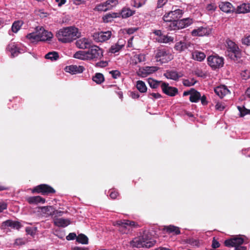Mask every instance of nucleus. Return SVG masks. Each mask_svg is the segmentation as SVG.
I'll use <instances>...</instances> for the list:
<instances>
[{"label":"nucleus","mask_w":250,"mask_h":250,"mask_svg":"<svg viewBox=\"0 0 250 250\" xmlns=\"http://www.w3.org/2000/svg\"><path fill=\"white\" fill-rule=\"evenodd\" d=\"M56 36L59 41L62 43H68L79 38L81 36V33L77 28L69 26L60 29L56 33Z\"/></svg>","instance_id":"obj_1"},{"label":"nucleus","mask_w":250,"mask_h":250,"mask_svg":"<svg viewBox=\"0 0 250 250\" xmlns=\"http://www.w3.org/2000/svg\"><path fill=\"white\" fill-rule=\"evenodd\" d=\"M112 33L110 31H107L105 32H95L93 34L92 37L93 40L97 42H104L109 40Z\"/></svg>","instance_id":"obj_12"},{"label":"nucleus","mask_w":250,"mask_h":250,"mask_svg":"<svg viewBox=\"0 0 250 250\" xmlns=\"http://www.w3.org/2000/svg\"><path fill=\"white\" fill-rule=\"evenodd\" d=\"M159 67L157 66H145L140 68L137 73L138 75L142 77H145L157 71Z\"/></svg>","instance_id":"obj_15"},{"label":"nucleus","mask_w":250,"mask_h":250,"mask_svg":"<svg viewBox=\"0 0 250 250\" xmlns=\"http://www.w3.org/2000/svg\"><path fill=\"white\" fill-rule=\"evenodd\" d=\"M219 7L223 12L227 13H230L234 10L232 4L228 1L221 2L219 4Z\"/></svg>","instance_id":"obj_24"},{"label":"nucleus","mask_w":250,"mask_h":250,"mask_svg":"<svg viewBox=\"0 0 250 250\" xmlns=\"http://www.w3.org/2000/svg\"><path fill=\"white\" fill-rule=\"evenodd\" d=\"M217 8V6L215 3H210L207 5L206 9L208 11H214Z\"/></svg>","instance_id":"obj_53"},{"label":"nucleus","mask_w":250,"mask_h":250,"mask_svg":"<svg viewBox=\"0 0 250 250\" xmlns=\"http://www.w3.org/2000/svg\"><path fill=\"white\" fill-rule=\"evenodd\" d=\"M136 88L141 93H145L147 91V87L145 83L142 81H138L136 83Z\"/></svg>","instance_id":"obj_36"},{"label":"nucleus","mask_w":250,"mask_h":250,"mask_svg":"<svg viewBox=\"0 0 250 250\" xmlns=\"http://www.w3.org/2000/svg\"><path fill=\"white\" fill-rule=\"evenodd\" d=\"M15 244L17 245H22L24 244V242L22 239H17L15 241Z\"/></svg>","instance_id":"obj_61"},{"label":"nucleus","mask_w":250,"mask_h":250,"mask_svg":"<svg viewBox=\"0 0 250 250\" xmlns=\"http://www.w3.org/2000/svg\"><path fill=\"white\" fill-rule=\"evenodd\" d=\"M87 51L89 60L97 59L103 57V51L97 45H91Z\"/></svg>","instance_id":"obj_11"},{"label":"nucleus","mask_w":250,"mask_h":250,"mask_svg":"<svg viewBox=\"0 0 250 250\" xmlns=\"http://www.w3.org/2000/svg\"><path fill=\"white\" fill-rule=\"evenodd\" d=\"M6 50L11 53L12 58L17 56L21 53L20 49L15 44V43H9L7 47Z\"/></svg>","instance_id":"obj_23"},{"label":"nucleus","mask_w":250,"mask_h":250,"mask_svg":"<svg viewBox=\"0 0 250 250\" xmlns=\"http://www.w3.org/2000/svg\"><path fill=\"white\" fill-rule=\"evenodd\" d=\"M235 250H246L247 248L246 247L241 246L240 245V246H238L237 247H235Z\"/></svg>","instance_id":"obj_64"},{"label":"nucleus","mask_w":250,"mask_h":250,"mask_svg":"<svg viewBox=\"0 0 250 250\" xmlns=\"http://www.w3.org/2000/svg\"><path fill=\"white\" fill-rule=\"evenodd\" d=\"M77 47L80 49H88L91 47L92 42L88 39L83 38L77 40L76 42Z\"/></svg>","instance_id":"obj_16"},{"label":"nucleus","mask_w":250,"mask_h":250,"mask_svg":"<svg viewBox=\"0 0 250 250\" xmlns=\"http://www.w3.org/2000/svg\"><path fill=\"white\" fill-rule=\"evenodd\" d=\"M120 41L119 40L117 43L111 46L109 49V52L111 53H115L120 51L124 46V43L121 44Z\"/></svg>","instance_id":"obj_34"},{"label":"nucleus","mask_w":250,"mask_h":250,"mask_svg":"<svg viewBox=\"0 0 250 250\" xmlns=\"http://www.w3.org/2000/svg\"><path fill=\"white\" fill-rule=\"evenodd\" d=\"M220 244L219 242L215 238V237H213L212 244H211V247L213 249H215L217 248H218L220 247Z\"/></svg>","instance_id":"obj_49"},{"label":"nucleus","mask_w":250,"mask_h":250,"mask_svg":"<svg viewBox=\"0 0 250 250\" xmlns=\"http://www.w3.org/2000/svg\"><path fill=\"white\" fill-rule=\"evenodd\" d=\"M156 241L152 238V235L148 231H144L141 236L134 238L130 242V245L133 247L138 248H150L153 247Z\"/></svg>","instance_id":"obj_2"},{"label":"nucleus","mask_w":250,"mask_h":250,"mask_svg":"<svg viewBox=\"0 0 250 250\" xmlns=\"http://www.w3.org/2000/svg\"><path fill=\"white\" fill-rule=\"evenodd\" d=\"M125 220H118L116 222L114 226H117L119 227V230L123 234H127L132 230L130 229L128 226H126Z\"/></svg>","instance_id":"obj_18"},{"label":"nucleus","mask_w":250,"mask_h":250,"mask_svg":"<svg viewBox=\"0 0 250 250\" xmlns=\"http://www.w3.org/2000/svg\"><path fill=\"white\" fill-rule=\"evenodd\" d=\"M136 58L137 59V62H142L145 61V57L144 55L142 54H139L138 55Z\"/></svg>","instance_id":"obj_56"},{"label":"nucleus","mask_w":250,"mask_h":250,"mask_svg":"<svg viewBox=\"0 0 250 250\" xmlns=\"http://www.w3.org/2000/svg\"><path fill=\"white\" fill-rule=\"evenodd\" d=\"M208 64L213 69L221 68L224 64V59L218 55H211L207 58Z\"/></svg>","instance_id":"obj_7"},{"label":"nucleus","mask_w":250,"mask_h":250,"mask_svg":"<svg viewBox=\"0 0 250 250\" xmlns=\"http://www.w3.org/2000/svg\"><path fill=\"white\" fill-rule=\"evenodd\" d=\"M242 43L247 45H250V36L246 37L242 39Z\"/></svg>","instance_id":"obj_54"},{"label":"nucleus","mask_w":250,"mask_h":250,"mask_svg":"<svg viewBox=\"0 0 250 250\" xmlns=\"http://www.w3.org/2000/svg\"><path fill=\"white\" fill-rule=\"evenodd\" d=\"M148 83L150 87L152 88L155 89L158 87L160 83H163L162 81H156L152 78H148L147 80Z\"/></svg>","instance_id":"obj_39"},{"label":"nucleus","mask_w":250,"mask_h":250,"mask_svg":"<svg viewBox=\"0 0 250 250\" xmlns=\"http://www.w3.org/2000/svg\"><path fill=\"white\" fill-rule=\"evenodd\" d=\"M168 1V0H158L157 2V8H160L165 5Z\"/></svg>","instance_id":"obj_50"},{"label":"nucleus","mask_w":250,"mask_h":250,"mask_svg":"<svg viewBox=\"0 0 250 250\" xmlns=\"http://www.w3.org/2000/svg\"><path fill=\"white\" fill-rule=\"evenodd\" d=\"M3 224L5 226L10 227L13 229H19L21 227V224L18 221L7 220L4 221Z\"/></svg>","instance_id":"obj_29"},{"label":"nucleus","mask_w":250,"mask_h":250,"mask_svg":"<svg viewBox=\"0 0 250 250\" xmlns=\"http://www.w3.org/2000/svg\"><path fill=\"white\" fill-rule=\"evenodd\" d=\"M191 45V43L185 40L181 41L176 42L174 45V49L181 52L187 49Z\"/></svg>","instance_id":"obj_22"},{"label":"nucleus","mask_w":250,"mask_h":250,"mask_svg":"<svg viewBox=\"0 0 250 250\" xmlns=\"http://www.w3.org/2000/svg\"><path fill=\"white\" fill-rule=\"evenodd\" d=\"M125 221L126 222V224L125 225L126 226H128L131 230L133 228H137L139 227V225L138 223L134 221H130L129 220H125Z\"/></svg>","instance_id":"obj_46"},{"label":"nucleus","mask_w":250,"mask_h":250,"mask_svg":"<svg viewBox=\"0 0 250 250\" xmlns=\"http://www.w3.org/2000/svg\"><path fill=\"white\" fill-rule=\"evenodd\" d=\"M77 241L82 244H87L88 243V237L83 234H79L76 238Z\"/></svg>","instance_id":"obj_40"},{"label":"nucleus","mask_w":250,"mask_h":250,"mask_svg":"<svg viewBox=\"0 0 250 250\" xmlns=\"http://www.w3.org/2000/svg\"><path fill=\"white\" fill-rule=\"evenodd\" d=\"M158 41L161 43H168L173 41V38L167 35H162L159 37Z\"/></svg>","instance_id":"obj_38"},{"label":"nucleus","mask_w":250,"mask_h":250,"mask_svg":"<svg viewBox=\"0 0 250 250\" xmlns=\"http://www.w3.org/2000/svg\"><path fill=\"white\" fill-rule=\"evenodd\" d=\"M165 26L168 31L178 30L186 28L193 23V20L190 18H184L180 20H174L164 21Z\"/></svg>","instance_id":"obj_5"},{"label":"nucleus","mask_w":250,"mask_h":250,"mask_svg":"<svg viewBox=\"0 0 250 250\" xmlns=\"http://www.w3.org/2000/svg\"><path fill=\"white\" fill-rule=\"evenodd\" d=\"M75 238H77V236H76V234L75 233H70L66 236V239L67 240H74Z\"/></svg>","instance_id":"obj_55"},{"label":"nucleus","mask_w":250,"mask_h":250,"mask_svg":"<svg viewBox=\"0 0 250 250\" xmlns=\"http://www.w3.org/2000/svg\"><path fill=\"white\" fill-rule=\"evenodd\" d=\"M200 100H201V103L203 105H207L208 104V102L207 100V97L205 95L201 96V98H200Z\"/></svg>","instance_id":"obj_59"},{"label":"nucleus","mask_w":250,"mask_h":250,"mask_svg":"<svg viewBox=\"0 0 250 250\" xmlns=\"http://www.w3.org/2000/svg\"><path fill=\"white\" fill-rule=\"evenodd\" d=\"M22 23L20 21H15L12 25V31L14 33H17L21 28Z\"/></svg>","instance_id":"obj_41"},{"label":"nucleus","mask_w":250,"mask_h":250,"mask_svg":"<svg viewBox=\"0 0 250 250\" xmlns=\"http://www.w3.org/2000/svg\"><path fill=\"white\" fill-rule=\"evenodd\" d=\"M201 98V93L193 88V92H191L189 97V101L192 103H197Z\"/></svg>","instance_id":"obj_32"},{"label":"nucleus","mask_w":250,"mask_h":250,"mask_svg":"<svg viewBox=\"0 0 250 250\" xmlns=\"http://www.w3.org/2000/svg\"><path fill=\"white\" fill-rule=\"evenodd\" d=\"M183 13L182 10L180 9H173V7L171 11L165 13L163 17V20L164 21L180 20L179 19L182 17Z\"/></svg>","instance_id":"obj_8"},{"label":"nucleus","mask_w":250,"mask_h":250,"mask_svg":"<svg viewBox=\"0 0 250 250\" xmlns=\"http://www.w3.org/2000/svg\"><path fill=\"white\" fill-rule=\"evenodd\" d=\"M73 57L82 60H89L87 51H79L76 52Z\"/></svg>","instance_id":"obj_31"},{"label":"nucleus","mask_w":250,"mask_h":250,"mask_svg":"<svg viewBox=\"0 0 250 250\" xmlns=\"http://www.w3.org/2000/svg\"><path fill=\"white\" fill-rule=\"evenodd\" d=\"M134 14L135 11L131 10L129 8L124 7L120 13H113L112 16L107 15L103 17V19L104 21L107 22L108 18L117 17L121 15L123 18L125 19L132 16Z\"/></svg>","instance_id":"obj_10"},{"label":"nucleus","mask_w":250,"mask_h":250,"mask_svg":"<svg viewBox=\"0 0 250 250\" xmlns=\"http://www.w3.org/2000/svg\"><path fill=\"white\" fill-rule=\"evenodd\" d=\"M250 12V3H244L237 7V13H246Z\"/></svg>","instance_id":"obj_27"},{"label":"nucleus","mask_w":250,"mask_h":250,"mask_svg":"<svg viewBox=\"0 0 250 250\" xmlns=\"http://www.w3.org/2000/svg\"><path fill=\"white\" fill-rule=\"evenodd\" d=\"M7 207V204L4 202H0V212H2L4 209H6Z\"/></svg>","instance_id":"obj_58"},{"label":"nucleus","mask_w":250,"mask_h":250,"mask_svg":"<svg viewBox=\"0 0 250 250\" xmlns=\"http://www.w3.org/2000/svg\"><path fill=\"white\" fill-rule=\"evenodd\" d=\"M130 96L133 99H137L140 97L139 94L136 91L131 92Z\"/></svg>","instance_id":"obj_57"},{"label":"nucleus","mask_w":250,"mask_h":250,"mask_svg":"<svg viewBox=\"0 0 250 250\" xmlns=\"http://www.w3.org/2000/svg\"><path fill=\"white\" fill-rule=\"evenodd\" d=\"M110 194L109 196L110 198L112 199H115L117 197V196L119 195V192L118 191L115 190V189H111L109 190Z\"/></svg>","instance_id":"obj_47"},{"label":"nucleus","mask_w":250,"mask_h":250,"mask_svg":"<svg viewBox=\"0 0 250 250\" xmlns=\"http://www.w3.org/2000/svg\"><path fill=\"white\" fill-rule=\"evenodd\" d=\"M237 108L240 112V116L241 117H244L250 113V110L246 108L244 106L241 107L238 106Z\"/></svg>","instance_id":"obj_44"},{"label":"nucleus","mask_w":250,"mask_h":250,"mask_svg":"<svg viewBox=\"0 0 250 250\" xmlns=\"http://www.w3.org/2000/svg\"><path fill=\"white\" fill-rule=\"evenodd\" d=\"M171 55L169 52L166 49H159L157 50L155 58L157 62L161 63H166L171 59Z\"/></svg>","instance_id":"obj_9"},{"label":"nucleus","mask_w":250,"mask_h":250,"mask_svg":"<svg viewBox=\"0 0 250 250\" xmlns=\"http://www.w3.org/2000/svg\"><path fill=\"white\" fill-rule=\"evenodd\" d=\"M192 56L193 59L198 62L203 61L206 58V55L204 52L198 50L194 51L192 54Z\"/></svg>","instance_id":"obj_30"},{"label":"nucleus","mask_w":250,"mask_h":250,"mask_svg":"<svg viewBox=\"0 0 250 250\" xmlns=\"http://www.w3.org/2000/svg\"><path fill=\"white\" fill-rule=\"evenodd\" d=\"M41 211L42 213L48 216L53 215L54 214L61 216L63 213V212L62 211L59 212L58 210H55L54 208L52 206L42 207Z\"/></svg>","instance_id":"obj_21"},{"label":"nucleus","mask_w":250,"mask_h":250,"mask_svg":"<svg viewBox=\"0 0 250 250\" xmlns=\"http://www.w3.org/2000/svg\"><path fill=\"white\" fill-rule=\"evenodd\" d=\"M196 82L197 81H195L194 79H192L190 81L187 79H184L183 80V85L185 86L188 87L194 85L196 83Z\"/></svg>","instance_id":"obj_45"},{"label":"nucleus","mask_w":250,"mask_h":250,"mask_svg":"<svg viewBox=\"0 0 250 250\" xmlns=\"http://www.w3.org/2000/svg\"><path fill=\"white\" fill-rule=\"evenodd\" d=\"M105 2L108 10L111 9L113 7L116 6L118 3V0H107Z\"/></svg>","instance_id":"obj_43"},{"label":"nucleus","mask_w":250,"mask_h":250,"mask_svg":"<svg viewBox=\"0 0 250 250\" xmlns=\"http://www.w3.org/2000/svg\"><path fill=\"white\" fill-rule=\"evenodd\" d=\"M164 75L167 79L178 81L180 78L184 76V74L182 72H178L175 70H167Z\"/></svg>","instance_id":"obj_19"},{"label":"nucleus","mask_w":250,"mask_h":250,"mask_svg":"<svg viewBox=\"0 0 250 250\" xmlns=\"http://www.w3.org/2000/svg\"><path fill=\"white\" fill-rule=\"evenodd\" d=\"M214 92L219 97L223 98L228 94L229 91L225 85H220L214 89Z\"/></svg>","instance_id":"obj_25"},{"label":"nucleus","mask_w":250,"mask_h":250,"mask_svg":"<svg viewBox=\"0 0 250 250\" xmlns=\"http://www.w3.org/2000/svg\"><path fill=\"white\" fill-rule=\"evenodd\" d=\"M109 73L111 74L113 79H117L121 75L120 72L117 70H112L109 72Z\"/></svg>","instance_id":"obj_48"},{"label":"nucleus","mask_w":250,"mask_h":250,"mask_svg":"<svg viewBox=\"0 0 250 250\" xmlns=\"http://www.w3.org/2000/svg\"><path fill=\"white\" fill-rule=\"evenodd\" d=\"M108 65V62L106 61H100L97 62L95 64L96 67H104Z\"/></svg>","instance_id":"obj_52"},{"label":"nucleus","mask_w":250,"mask_h":250,"mask_svg":"<svg viewBox=\"0 0 250 250\" xmlns=\"http://www.w3.org/2000/svg\"><path fill=\"white\" fill-rule=\"evenodd\" d=\"M137 30V28H128L127 30V33L128 34H133L135 31H136Z\"/></svg>","instance_id":"obj_62"},{"label":"nucleus","mask_w":250,"mask_h":250,"mask_svg":"<svg viewBox=\"0 0 250 250\" xmlns=\"http://www.w3.org/2000/svg\"><path fill=\"white\" fill-rule=\"evenodd\" d=\"M54 223L55 226L64 228L69 225L70 221L68 219L61 218L55 219Z\"/></svg>","instance_id":"obj_28"},{"label":"nucleus","mask_w":250,"mask_h":250,"mask_svg":"<svg viewBox=\"0 0 250 250\" xmlns=\"http://www.w3.org/2000/svg\"><path fill=\"white\" fill-rule=\"evenodd\" d=\"M59 58V55L58 52L56 51H52L48 53L45 56V58L46 59H49L52 61H56Z\"/></svg>","instance_id":"obj_37"},{"label":"nucleus","mask_w":250,"mask_h":250,"mask_svg":"<svg viewBox=\"0 0 250 250\" xmlns=\"http://www.w3.org/2000/svg\"><path fill=\"white\" fill-rule=\"evenodd\" d=\"M26 200L30 204H37L39 203L43 204L45 202V199L40 196L29 197L26 198Z\"/></svg>","instance_id":"obj_26"},{"label":"nucleus","mask_w":250,"mask_h":250,"mask_svg":"<svg viewBox=\"0 0 250 250\" xmlns=\"http://www.w3.org/2000/svg\"><path fill=\"white\" fill-rule=\"evenodd\" d=\"M210 32V29L209 28L202 26L193 30L191 32V35L192 36L202 37L209 35Z\"/></svg>","instance_id":"obj_20"},{"label":"nucleus","mask_w":250,"mask_h":250,"mask_svg":"<svg viewBox=\"0 0 250 250\" xmlns=\"http://www.w3.org/2000/svg\"><path fill=\"white\" fill-rule=\"evenodd\" d=\"M228 56L235 63H242V52L238 45L230 40L227 42Z\"/></svg>","instance_id":"obj_4"},{"label":"nucleus","mask_w":250,"mask_h":250,"mask_svg":"<svg viewBox=\"0 0 250 250\" xmlns=\"http://www.w3.org/2000/svg\"><path fill=\"white\" fill-rule=\"evenodd\" d=\"M64 69L66 72L74 75L83 73L85 68L82 65H71L66 66Z\"/></svg>","instance_id":"obj_17"},{"label":"nucleus","mask_w":250,"mask_h":250,"mask_svg":"<svg viewBox=\"0 0 250 250\" xmlns=\"http://www.w3.org/2000/svg\"><path fill=\"white\" fill-rule=\"evenodd\" d=\"M92 80L97 84H101L104 81V78L103 74L96 73L92 77Z\"/></svg>","instance_id":"obj_35"},{"label":"nucleus","mask_w":250,"mask_h":250,"mask_svg":"<svg viewBox=\"0 0 250 250\" xmlns=\"http://www.w3.org/2000/svg\"><path fill=\"white\" fill-rule=\"evenodd\" d=\"M150 96H152L154 99H160L162 97V95L159 93H149L148 95V97L151 98Z\"/></svg>","instance_id":"obj_51"},{"label":"nucleus","mask_w":250,"mask_h":250,"mask_svg":"<svg viewBox=\"0 0 250 250\" xmlns=\"http://www.w3.org/2000/svg\"><path fill=\"white\" fill-rule=\"evenodd\" d=\"M244 239L241 237H235L227 239L224 242V245L228 247H235L240 246L244 243Z\"/></svg>","instance_id":"obj_14"},{"label":"nucleus","mask_w":250,"mask_h":250,"mask_svg":"<svg viewBox=\"0 0 250 250\" xmlns=\"http://www.w3.org/2000/svg\"><path fill=\"white\" fill-rule=\"evenodd\" d=\"M164 230L169 233L174 232L175 234L176 235H178L181 233L179 228L173 225L165 226L164 228Z\"/></svg>","instance_id":"obj_33"},{"label":"nucleus","mask_w":250,"mask_h":250,"mask_svg":"<svg viewBox=\"0 0 250 250\" xmlns=\"http://www.w3.org/2000/svg\"><path fill=\"white\" fill-rule=\"evenodd\" d=\"M161 88L164 93L171 97L174 96L178 92L177 88L169 86V84L166 82L162 83Z\"/></svg>","instance_id":"obj_13"},{"label":"nucleus","mask_w":250,"mask_h":250,"mask_svg":"<svg viewBox=\"0 0 250 250\" xmlns=\"http://www.w3.org/2000/svg\"><path fill=\"white\" fill-rule=\"evenodd\" d=\"M33 193L41 194L43 195H48L56 192L55 189L50 186L42 184L35 187L32 189Z\"/></svg>","instance_id":"obj_6"},{"label":"nucleus","mask_w":250,"mask_h":250,"mask_svg":"<svg viewBox=\"0 0 250 250\" xmlns=\"http://www.w3.org/2000/svg\"><path fill=\"white\" fill-rule=\"evenodd\" d=\"M215 108L218 110L222 111L225 108V107L221 104L217 103L215 105Z\"/></svg>","instance_id":"obj_60"},{"label":"nucleus","mask_w":250,"mask_h":250,"mask_svg":"<svg viewBox=\"0 0 250 250\" xmlns=\"http://www.w3.org/2000/svg\"><path fill=\"white\" fill-rule=\"evenodd\" d=\"M55 1L58 2L59 6H62L63 4H65L66 1V0H55Z\"/></svg>","instance_id":"obj_63"},{"label":"nucleus","mask_w":250,"mask_h":250,"mask_svg":"<svg viewBox=\"0 0 250 250\" xmlns=\"http://www.w3.org/2000/svg\"><path fill=\"white\" fill-rule=\"evenodd\" d=\"M52 37V33L45 30L42 26L36 27L35 32L26 35V38L32 42L50 41Z\"/></svg>","instance_id":"obj_3"},{"label":"nucleus","mask_w":250,"mask_h":250,"mask_svg":"<svg viewBox=\"0 0 250 250\" xmlns=\"http://www.w3.org/2000/svg\"><path fill=\"white\" fill-rule=\"evenodd\" d=\"M94 10L96 11H106L108 10V8L105 2L100 3L96 5V6L94 8Z\"/></svg>","instance_id":"obj_42"}]
</instances>
